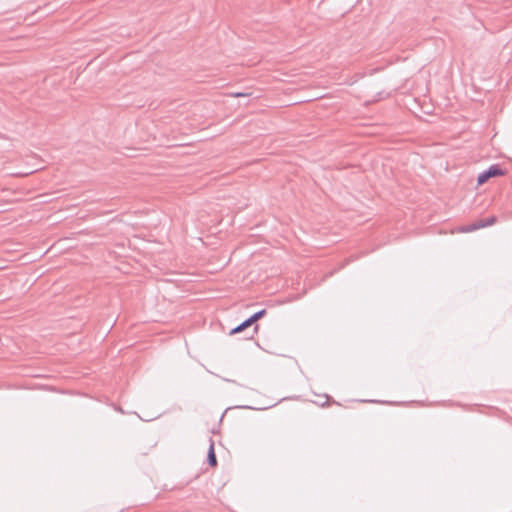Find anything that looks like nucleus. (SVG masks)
Returning <instances> with one entry per match:
<instances>
[{
  "label": "nucleus",
  "mask_w": 512,
  "mask_h": 512,
  "mask_svg": "<svg viewBox=\"0 0 512 512\" xmlns=\"http://www.w3.org/2000/svg\"><path fill=\"white\" fill-rule=\"evenodd\" d=\"M3 206H4V203L2 202V207H3ZM6 211H8V209H3V208H2V213H3V212H6Z\"/></svg>",
  "instance_id": "4468645a"
},
{
  "label": "nucleus",
  "mask_w": 512,
  "mask_h": 512,
  "mask_svg": "<svg viewBox=\"0 0 512 512\" xmlns=\"http://www.w3.org/2000/svg\"><path fill=\"white\" fill-rule=\"evenodd\" d=\"M504 174V170L498 165H491L487 170L481 172L477 177L478 185H482L486 183L490 178L502 176Z\"/></svg>",
  "instance_id": "7ed1b4c3"
},
{
  "label": "nucleus",
  "mask_w": 512,
  "mask_h": 512,
  "mask_svg": "<svg viewBox=\"0 0 512 512\" xmlns=\"http://www.w3.org/2000/svg\"><path fill=\"white\" fill-rule=\"evenodd\" d=\"M482 195H483V194H476V196L474 197L473 202L475 203V202L478 200V197H479V196H482Z\"/></svg>",
  "instance_id": "9b49d317"
},
{
  "label": "nucleus",
  "mask_w": 512,
  "mask_h": 512,
  "mask_svg": "<svg viewBox=\"0 0 512 512\" xmlns=\"http://www.w3.org/2000/svg\"><path fill=\"white\" fill-rule=\"evenodd\" d=\"M250 94H247V93H237L235 94L236 97H240V96H249Z\"/></svg>",
  "instance_id": "9d476101"
},
{
  "label": "nucleus",
  "mask_w": 512,
  "mask_h": 512,
  "mask_svg": "<svg viewBox=\"0 0 512 512\" xmlns=\"http://www.w3.org/2000/svg\"><path fill=\"white\" fill-rule=\"evenodd\" d=\"M253 325L252 322H250V319L249 317L247 319H245L243 322H241L240 324H238L236 327L232 328L230 330V335H234V334H238V333H241V332H244L245 330H247L249 327H251Z\"/></svg>",
  "instance_id": "0eeeda50"
},
{
  "label": "nucleus",
  "mask_w": 512,
  "mask_h": 512,
  "mask_svg": "<svg viewBox=\"0 0 512 512\" xmlns=\"http://www.w3.org/2000/svg\"><path fill=\"white\" fill-rule=\"evenodd\" d=\"M14 144L10 141L7 144L2 143V172H5L8 176L14 175H28L29 171H14L11 168L4 166L8 162H15L19 160V154L14 149Z\"/></svg>",
  "instance_id": "f257e3e1"
},
{
  "label": "nucleus",
  "mask_w": 512,
  "mask_h": 512,
  "mask_svg": "<svg viewBox=\"0 0 512 512\" xmlns=\"http://www.w3.org/2000/svg\"><path fill=\"white\" fill-rule=\"evenodd\" d=\"M241 408H245V409H253L251 406H241Z\"/></svg>",
  "instance_id": "ddd939ff"
},
{
  "label": "nucleus",
  "mask_w": 512,
  "mask_h": 512,
  "mask_svg": "<svg viewBox=\"0 0 512 512\" xmlns=\"http://www.w3.org/2000/svg\"><path fill=\"white\" fill-rule=\"evenodd\" d=\"M498 218L495 215L488 216L486 218L478 219L470 224L464 225L460 228V232L470 233L478 229L492 226L497 222Z\"/></svg>",
  "instance_id": "f03ea898"
},
{
  "label": "nucleus",
  "mask_w": 512,
  "mask_h": 512,
  "mask_svg": "<svg viewBox=\"0 0 512 512\" xmlns=\"http://www.w3.org/2000/svg\"><path fill=\"white\" fill-rule=\"evenodd\" d=\"M209 442H210V446L207 451V464L210 467H216L218 464V461H217V456H216L215 449H214V442H213L212 438L209 439Z\"/></svg>",
  "instance_id": "423d86ee"
},
{
  "label": "nucleus",
  "mask_w": 512,
  "mask_h": 512,
  "mask_svg": "<svg viewBox=\"0 0 512 512\" xmlns=\"http://www.w3.org/2000/svg\"><path fill=\"white\" fill-rule=\"evenodd\" d=\"M324 396H325V398H326L327 400H331V401H332V403H336V404H338V403H337L335 400H333L329 395L325 394Z\"/></svg>",
  "instance_id": "1a4fd4ad"
},
{
  "label": "nucleus",
  "mask_w": 512,
  "mask_h": 512,
  "mask_svg": "<svg viewBox=\"0 0 512 512\" xmlns=\"http://www.w3.org/2000/svg\"><path fill=\"white\" fill-rule=\"evenodd\" d=\"M6 220H7V218L2 216V219H1L2 226H4V225H5V224H4V222H5Z\"/></svg>",
  "instance_id": "f8f14e48"
},
{
  "label": "nucleus",
  "mask_w": 512,
  "mask_h": 512,
  "mask_svg": "<svg viewBox=\"0 0 512 512\" xmlns=\"http://www.w3.org/2000/svg\"><path fill=\"white\" fill-rule=\"evenodd\" d=\"M7 268H8L7 266L2 265L1 270L3 271V270H6Z\"/></svg>",
  "instance_id": "2eb2a0df"
},
{
  "label": "nucleus",
  "mask_w": 512,
  "mask_h": 512,
  "mask_svg": "<svg viewBox=\"0 0 512 512\" xmlns=\"http://www.w3.org/2000/svg\"><path fill=\"white\" fill-rule=\"evenodd\" d=\"M266 313H267V310H266V309H261V310H259V311L255 312L254 314H252V315L249 317L250 322H252V323H253V325H254V328H253V332H252V334H251L250 336L245 337L246 339H252V338H253V336H254V334H255V333H257L259 326H258V324H256V322H257L259 319L263 318V317L266 315Z\"/></svg>",
  "instance_id": "39448f33"
},
{
  "label": "nucleus",
  "mask_w": 512,
  "mask_h": 512,
  "mask_svg": "<svg viewBox=\"0 0 512 512\" xmlns=\"http://www.w3.org/2000/svg\"><path fill=\"white\" fill-rule=\"evenodd\" d=\"M7 282H11L10 277H9L7 274H5V275H3V274H2V283H1V286H2V287L6 286V283H7Z\"/></svg>",
  "instance_id": "6e6552de"
},
{
  "label": "nucleus",
  "mask_w": 512,
  "mask_h": 512,
  "mask_svg": "<svg viewBox=\"0 0 512 512\" xmlns=\"http://www.w3.org/2000/svg\"><path fill=\"white\" fill-rule=\"evenodd\" d=\"M20 247H22L21 243L13 242L8 239H2V262L13 261L14 259L5 257L4 255H9L13 252H21L22 249H20Z\"/></svg>",
  "instance_id": "20e7f679"
}]
</instances>
